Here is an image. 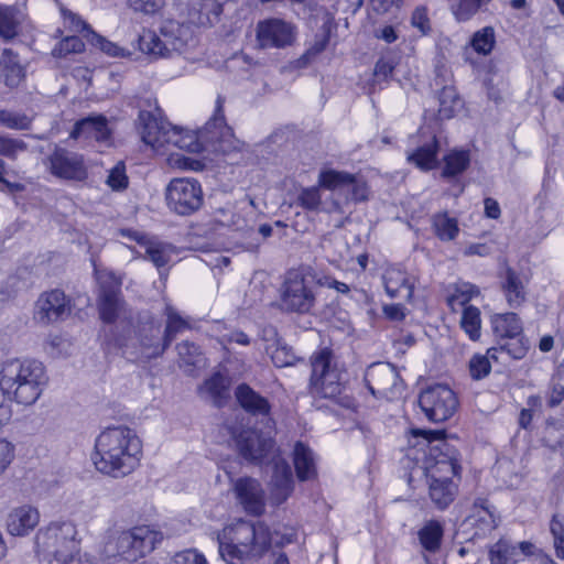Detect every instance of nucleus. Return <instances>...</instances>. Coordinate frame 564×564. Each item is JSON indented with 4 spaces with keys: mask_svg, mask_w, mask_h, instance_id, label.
Returning a JSON list of instances; mask_svg holds the SVG:
<instances>
[{
    "mask_svg": "<svg viewBox=\"0 0 564 564\" xmlns=\"http://www.w3.org/2000/svg\"><path fill=\"white\" fill-rule=\"evenodd\" d=\"M94 464L100 473L113 478L131 474L139 465L142 442L128 426L107 427L96 438Z\"/></svg>",
    "mask_w": 564,
    "mask_h": 564,
    "instance_id": "nucleus-1",
    "label": "nucleus"
},
{
    "mask_svg": "<svg viewBox=\"0 0 564 564\" xmlns=\"http://www.w3.org/2000/svg\"><path fill=\"white\" fill-rule=\"evenodd\" d=\"M229 542L219 541V554L227 564H243L248 558H259L267 553L273 543L283 547L295 540L294 532L271 533L262 522L239 520L228 531Z\"/></svg>",
    "mask_w": 564,
    "mask_h": 564,
    "instance_id": "nucleus-2",
    "label": "nucleus"
},
{
    "mask_svg": "<svg viewBox=\"0 0 564 564\" xmlns=\"http://www.w3.org/2000/svg\"><path fill=\"white\" fill-rule=\"evenodd\" d=\"M47 382L45 367L39 360L11 358L0 366V387L19 404L35 403Z\"/></svg>",
    "mask_w": 564,
    "mask_h": 564,
    "instance_id": "nucleus-3",
    "label": "nucleus"
},
{
    "mask_svg": "<svg viewBox=\"0 0 564 564\" xmlns=\"http://www.w3.org/2000/svg\"><path fill=\"white\" fill-rule=\"evenodd\" d=\"M223 105V98L218 97L214 116L198 132L183 130L172 126L166 137V144H173L181 150L196 153L204 149V143L214 145L229 140L232 137V131L231 128L226 124Z\"/></svg>",
    "mask_w": 564,
    "mask_h": 564,
    "instance_id": "nucleus-4",
    "label": "nucleus"
},
{
    "mask_svg": "<svg viewBox=\"0 0 564 564\" xmlns=\"http://www.w3.org/2000/svg\"><path fill=\"white\" fill-rule=\"evenodd\" d=\"M412 435L422 436L429 446L424 468L430 479L459 478L458 453L443 440L444 431L412 430Z\"/></svg>",
    "mask_w": 564,
    "mask_h": 564,
    "instance_id": "nucleus-5",
    "label": "nucleus"
},
{
    "mask_svg": "<svg viewBox=\"0 0 564 564\" xmlns=\"http://www.w3.org/2000/svg\"><path fill=\"white\" fill-rule=\"evenodd\" d=\"M163 539L161 532L148 525L134 527L118 532L106 545L108 557L123 562H135L151 553Z\"/></svg>",
    "mask_w": 564,
    "mask_h": 564,
    "instance_id": "nucleus-6",
    "label": "nucleus"
},
{
    "mask_svg": "<svg viewBox=\"0 0 564 564\" xmlns=\"http://www.w3.org/2000/svg\"><path fill=\"white\" fill-rule=\"evenodd\" d=\"M192 42L193 33L188 25L175 21L166 22L161 28V35L150 30H143L138 35V50L152 57H167L173 52L182 53Z\"/></svg>",
    "mask_w": 564,
    "mask_h": 564,
    "instance_id": "nucleus-7",
    "label": "nucleus"
},
{
    "mask_svg": "<svg viewBox=\"0 0 564 564\" xmlns=\"http://www.w3.org/2000/svg\"><path fill=\"white\" fill-rule=\"evenodd\" d=\"M311 380L310 389L315 395L326 399H334L344 390L343 370L334 352L323 348L311 357Z\"/></svg>",
    "mask_w": 564,
    "mask_h": 564,
    "instance_id": "nucleus-8",
    "label": "nucleus"
},
{
    "mask_svg": "<svg viewBox=\"0 0 564 564\" xmlns=\"http://www.w3.org/2000/svg\"><path fill=\"white\" fill-rule=\"evenodd\" d=\"M116 345L123 349V354L128 357L144 360L158 358L167 349L161 332V324L152 317L137 325L133 337L116 338Z\"/></svg>",
    "mask_w": 564,
    "mask_h": 564,
    "instance_id": "nucleus-9",
    "label": "nucleus"
},
{
    "mask_svg": "<svg viewBox=\"0 0 564 564\" xmlns=\"http://www.w3.org/2000/svg\"><path fill=\"white\" fill-rule=\"evenodd\" d=\"M78 531L72 521H54L37 531L35 549L39 554L56 562L79 549Z\"/></svg>",
    "mask_w": 564,
    "mask_h": 564,
    "instance_id": "nucleus-10",
    "label": "nucleus"
},
{
    "mask_svg": "<svg viewBox=\"0 0 564 564\" xmlns=\"http://www.w3.org/2000/svg\"><path fill=\"white\" fill-rule=\"evenodd\" d=\"M315 278L307 269L288 271L281 288V307L286 312L308 313L316 302Z\"/></svg>",
    "mask_w": 564,
    "mask_h": 564,
    "instance_id": "nucleus-11",
    "label": "nucleus"
},
{
    "mask_svg": "<svg viewBox=\"0 0 564 564\" xmlns=\"http://www.w3.org/2000/svg\"><path fill=\"white\" fill-rule=\"evenodd\" d=\"M167 207L181 216H189L197 212L204 202L200 183L192 177H176L165 188Z\"/></svg>",
    "mask_w": 564,
    "mask_h": 564,
    "instance_id": "nucleus-12",
    "label": "nucleus"
},
{
    "mask_svg": "<svg viewBox=\"0 0 564 564\" xmlns=\"http://www.w3.org/2000/svg\"><path fill=\"white\" fill-rule=\"evenodd\" d=\"M364 381L377 399L394 400L401 397L404 390V382L397 368L389 362L370 365L365 371Z\"/></svg>",
    "mask_w": 564,
    "mask_h": 564,
    "instance_id": "nucleus-13",
    "label": "nucleus"
},
{
    "mask_svg": "<svg viewBox=\"0 0 564 564\" xmlns=\"http://www.w3.org/2000/svg\"><path fill=\"white\" fill-rule=\"evenodd\" d=\"M419 405L431 422L441 423L454 415L458 400L451 388L435 384L420 393Z\"/></svg>",
    "mask_w": 564,
    "mask_h": 564,
    "instance_id": "nucleus-14",
    "label": "nucleus"
},
{
    "mask_svg": "<svg viewBox=\"0 0 564 564\" xmlns=\"http://www.w3.org/2000/svg\"><path fill=\"white\" fill-rule=\"evenodd\" d=\"M44 165L53 176L59 180L82 182L88 176L84 156L58 145H54L52 152L45 158Z\"/></svg>",
    "mask_w": 564,
    "mask_h": 564,
    "instance_id": "nucleus-15",
    "label": "nucleus"
},
{
    "mask_svg": "<svg viewBox=\"0 0 564 564\" xmlns=\"http://www.w3.org/2000/svg\"><path fill=\"white\" fill-rule=\"evenodd\" d=\"M98 311L102 322L112 324L122 308L121 281L112 272L98 275Z\"/></svg>",
    "mask_w": 564,
    "mask_h": 564,
    "instance_id": "nucleus-16",
    "label": "nucleus"
},
{
    "mask_svg": "<svg viewBox=\"0 0 564 564\" xmlns=\"http://www.w3.org/2000/svg\"><path fill=\"white\" fill-rule=\"evenodd\" d=\"M295 26L282 19L271 18L257 24V41L261 48H284L295 40Z\"/></svg>",
    "mask_w": 564,
    "mask_h": 564,
    "instance_id": "nucleus-17",
    "label": "nucleus"
},
{
    "mask_svg": "<svg viewBox=\"0 0 564 564\" xmlns=\"http://www.w3.org/2000/svg\"><path fill=\"white\" fill-rule=\"evenodd\" d=\"M236 445L239 454L252 463L270 462L272 456H276L273 453V440L252 429L241 431L236 438Z\"/></svg>",
    "mask_w": 564,
    "mask_h": 564,
    "instance_id": "nucleus-18",
    "label": "nucleus"
},
{
    "mask_svg": "<svg viewBox=\"0 0 564 564\" xmlns=\"http://www.w3.org/2000/svg\"><path fill=\"white\" fill-rule=\"evenodd\" d=\"M172 124L161 116V109L154 111L141 110L138 117V131L142 141L154 148L160 149L166 144V137L171 131Z\"/></svg>",
    "mask_w": 564,
    "mask_h": 564,
    "instance_id": "nucleus-19",
    "label": "nucleus"
},
{
    "mask_svg": "<svg viewBox=\"0 0 564 564\" xmlns=\"http://www.w3.org/2000/svg\"><path fill=\"white\" fill-rule=\"evenodd\" d=\"M318 185L329 191L344 192L346 187H354V194L347 196L348 202H364L368 199V187L361 177L336 170L322 171L318 175Z\"/></svg>",
    "mask_w": 564,
    "mask_h": 564,
    "instance_id": "nucleus-20",
    "label": "nucleus"
},
{
    "mask_svg": "<svg viewBox=\"0 0 564 564\" xmlns=\"http://www.w3.org/2000/svg\"><path fill=\"white\" fill-rule=\"evenodd\" d=\"M68 314L69 306L64 292L52 290L42 293L35 302L33 318L40 324L47 325Z\"/></svg>",
    "mask_w": 564,
    "mask_h": 564,
    "instance_id": "nucleus-21",
    "label": "nucleus"
},
{
    "mask_svg": "<svg viewBox=\"0 0 564 564\" xmlns=\"http://www.w3.org/2000/svg\"><path fill=\"white\" fill-rule=\"evenodd\" d=\"M234 491L247 513L258 517L264 512V491L257 479L250 477L237 479Z\"/></svg>",
    "mask_w": 564,
    "mask_h": 564,
    "instance_id": "nucleus-22",
    "label": "nucleus"
},
{
    "mask_svg": "<svg viewBox=\"0 0 564 564\" xmlns=\"http://www.w3.org/2000/svg\"><path fill=\"white\" fill-rule=\"evenodd\" d=\"M273 474L270 481L271 499L274 503H283L294 489L293 474L290 465L280 456H272Z\"/></svg>",
    "mask_w": 564,
    "mask_h": 564,
    "instance_id": "nucleus-23",
    "label": "nucleus"
},
{
    "mask_svg": "<svg viewBox=\"0 0 564 564\" xmlns=\"http://www.w3.org/2000/svg\"><path fill=\"white\" fill-rule=\"evenodd\" d=\"M534 545L523 541L513 544L507 539H500L489 550V558L491 564H517L525 556L533 553Z\"/></svg>",
    "mask_w": 564,
    "mask_h": 564,
    "instance_id": "nucleus-24",
    "label": "nucleus"
},
{
    "mask_svg": "<svg viewBox=\"0 0 564 564\" xmlns=\"http://www.w3.org/2000/svg\"><path fill=\"white\" fill-rule=\"evenodd\" d=\"M500 286L511 307L521 306L527 300V283L521 275L511 267L505 265L499 272Z\"/></svg>",
    "mask_w": 564,
    "mask_h": 564,
    "instance_id": "nucleus-25",
    "label": "nucleus"
},
{
    "mask_svg": "<svg viewBox=\"0 0 564 564\" xmlns=\"http://www.w3.org/2000/svg\"><path fill=\"white\" fill-rule=\"evenodd\" d=\"M228 0H191L189 22L200 26L214 25L219 21L223 7Z\"/></svg>",
    "mask_w": 564,
    "mask_h": 564,
    "instance_id": "nucleus-26",
    "label": "nucleus"
},
{
    "mask_svg": "<svg viewBox=\"0 0 564 564\" xmlns=\"http://www.w3.org/2000/svg\"><path fill=\"white\" fill-rule=\"evenodd\" d=\"M121 235L127 236L143 246V258L151 261L159 271L170 262L172 256V247L170 245L145 239L139 232L129 229L121 230ZM160 274H162V272H160Z\"/></svg>",
    "mask_w": 564,
    "mask_h": 564,
    "instance_id": "nucleus-27",
    "label": "nucleus"
},
{
    "mask_svg": "<svg viewBox=\"0 0 564 564\" xmlns=\"http://www.w3.org/2000/svg\"><path fill=\"white\" fill-rule=\"evenodd\" d=\"M382 282L387 294L391 299L401 297L410 301L413 296L414 281L409 274L395 267L386 269Z\"/></svg>",
    "mask_w": 564,
    "mask_h": 564,
    "instance_id": "nucleus-28",
    "label": "nucleus"
},
{
    "mask_svg": "<svg viewBox=\"0 0 564 564\" xmlns=\"http://www.w3.org/2000/svg\"><path fill=\"white\" fill-rule=\"evenodd\" d=\"M464 524L476 529L474 536H484L497 527L495 513L487 499L477 498L474 501L471 513Z\"/></svg>",
    "mask_w": 564,
    "mask_h": 564,
    "instance_id": "nucleus-29",
    "label": "nucleus"
},
{
    "mask_svg": "<svg viewBox=\"0 0 564 564\" xmlns=\"http://www.w3.org/2000/svg\"><path fill=\"white\" fill-rule=\"evenodd\" d=\"M70 138L107 141L110 138L107 118L102 115H95L78 120L70 132Z\"/></svg>",
    "mask_w": 564,
    "mask_h": 564,
    "instance_id": "nucleus-30",
    "label": "nucleus"
},
{
    "mask_svg": "<svg viewBox=\"0 0 564 564\" xmlns=\"http://www.w3.org/2000/svg\"><path fill=\"white\" fill-rule=\"evenodd\" d=\"M26 70L21 64L19 54L4 48L0 56V83L8 88H17L25 79Z\"/></svg>",
    "mask_w": 564,
    "mask_h": 564,
    "instance_id": "nucleus-31",
    "label": "nucleus"
},
{
    "mask_svg": "<svg viewBox=\"0 0 564 564\" xmlns=\"http://www.w3.org/2000/svg\"><path fill=\"white\" fill-rule=\"evenodd\" d=\"M40 513L36 508L21 506L14 508L8 516L7 528L11 535L22 536L29 534L39 523Z\"/></svg>",
    "mask_w": 564,
    "mask_h": 564,
    "instance_id": "nucleus-32",
    "label": "nucleus"
},
{
    "mask_svg": "<svg viewBox=\"0 0 564 564\" xmlns=\"http://www.w3.org/2000/svg\"><path fill=\"white\" fill-rule=\"evenodd\" d=\"M235 397L239 405L253 416H269L271 405L267 398L259 394L246 383H241L236 388Z\"/></svg>",
    "mask_w": 564,
    "mask_h": 564,
    "instance_id": "nucleus-33",
    "label": "nucleus"
},
{
    "mask_svg": "<svg viewBox=\"0 0 564 564\" xmlns=\"http://www.w3.org/2000/svg\"><path fill=\"white\" fill-rule=\"evenodd\" d=\"M437 151V139L434 134H430L413 151L408 152L406 159L409 163L414 164L416 167L429 171L435 167Z\"/></svg>",
    "mask_w": 564,
    "mask_h": 564,
    "instance_id": "nucleus-34",
    "label": "nucleus"
},
{
    "mask_svg": "<svg viewBox=\"0 0 564 564\" xmlns=\"http://www.w3.org/2000/svg\"><path fill=\"white\" fill-rule=\"evenodd\" d=\"M293 463L300 481L315 479L317 476L315 456L312 449L302 442H296L293 449Z\"/></svg>",
    "mask_w": 564,
    "mask_h": 564,
    "instance_id": "nucleus-35",
    "label": "nucleus"
},
{
    "mask_svg": "<svg viewBox=\"0 0 564 564\" xmlns=\"http://www.w3.org/2000/svg\"><path fill=\"white\" fill-rule=\"evenodd\" d=\"M297 204L311 212L339 213L345 210L337 198H333L329 206L322 207V196L317 186L303 188L297 196Z\"/></svg>",
    "mask_w": 564,
    "mask_h": 564,
    "instance_id": "nucleus-36",
    "label": "nucleus"
},
{
    "mask_svg": "<svg viewBox=\"0 0 564 564\" xmlns=\"http://www.w3.org/2000/svg\"><path fill=\"white\" fill-rule=\"evenodd\" d=\"M202 398L209 400L216 406H221L229 398L227 379L220 373H214L198 389Z\"/></svg>",
    "mask_w": 564,
    "mask_h": 564,
    "instance_id": "nucleus-37",
    "label": "nucleus"
},
{
    "mask_svg": "<svg viewBox=\"0 0 564 564\" xmlns=\"http://www.w3.org/2000/svg\"><path fill=\"white\" fill-rule=\"evenodd\" d=\"M458 485L454 479H430V497L441 510L447 508L455 499Z\"/></svg>",
    "mask_w": 564,
    "mask_h": 564,
    "instance_id": "nucleus-38",
    "label": "nucleus"
},
{
    "mask_svg": "<svg viewBox=\"0 0 564 564\" xmlns=\"http://www.w3.org/2000/svg\"><path fill=\"white\" fill-rule=\"evenodd\" d=\"M491 324L494 333L500 337V340L513 339L522 333V325L516 313L495 315Z\"/></svg>",
    "mask_w": 564,
    "mask_h": 564,
    "instance_id": "nucleus-39",
    "label": "nucleus"
},
{
    "mask_svg": "<svg viewBox=\"0 0 564 564\" xmlns=\"http://www.w3.org/2000/svg\"><path fill=\"white\" fill-rule=\"evenodd\" d=\"M527 346L518 337L513 339L499 340L498 345L488 349L489 356L495 361H506L505 357L509 359H521L527 354Z\"/></svg>",
    "mask_w": 564,
    "mask_h": 564,
    "instance_id": "nucleus-40",
    "label": "nucleus"
},
{
    "mask_svg": "<svg viewBox=\"0 0 564 564\" xmlns=\"http://www.w3.org/2000/svg\"><path fill=\"white\" fill-rule=\"evenodd\" d=\"M443 538V527L437 521H430L419 531V539L422 546L429 552L440 549Z\"/></svg>",
    "mask_w": 564,
    "mask_h": 564,
    "instance_id": "nucleus-41",
    "label": "nucleus"
},
{
    "mask_svg": "<svg viewBox=\"0 0 564 564\" xmlns=\"http://www.w3.org/2000/svg\"><path fill=\"white\" fill-rule=\"evenodd\" d=\"M460 327L471 340H478L480 337L481 327L479 308L473 305L466 306L462 314Z\"/></svg>",
    "mask_w": 564,
    "mask_h": 564,
    "instance_id": "nucleus-42",
    "label": "nucleus"
},
{
    "mask_svg": "<svg viewBox=\"0 0 564 564\" xmlns=\"http://www.w3.org/2000/svg\"><path fill=\"white\" fill-rule=\"evenodd\" d=\"M443 176L451 177L463 173L470 163L468 151H452L444 158Z\"/></svg>",
    "mask_w": 564,
    "mask_h": 564,
    "instance_id": "nucleus-43",
    "label": "nucleus"
},
{
    "mask_svg": "<svg viewBox=\"0 0 564 564\" xmlns=\"http://www.w3.org/2000/svg\"><path fill=\"white\" fill-rule=\"evenodd\" d=\"M492 0H458L451 10L457 22L469 21L478 11Z\"/></svg>",
    "mask_w": 564,
    "mask_h": 564,
    "instance_id": "nucleus-44",
    "label": "nucleus"
},
{
    "mask_svg": "<svg viewBox=\"0 0 564 564\" xmlns=\"http://www.w3.org/2000/svg\"><path fill=\"white\" fill-rule=\"evenodd\" d=\"M433 227L436 236L441 240L451 241L458 235L459 228L455 218L448 217L447 214H437L433 217Z\"/></svg>",
    "mask_w": 564,
    "mask_h": 564,
    "instance_id": "nucleus-45",
    "label": "nucleus"
},
{
    "mask_svg": "<svg viewBox=\"0 0 564 564\" xmlns=\"http://www.w3.org/2000/svg\"><path fill=\"white\" fill-rule=\"evenodd\" d=\"M18 28L17 10L12 7H0V37L4 41L14 39Z\"/></svg>",
    "mask_w": 564,
    "mask_h": 564,
    "instance_id": "nucleus-46",
    "label": "nucleus"
},
{
    "mask_svg": "<svg viewBox=\"0 0 564 564\" xmlns=\"http://www.w3.org/2000/svg\"><path fill=\"white\" fill-rule=\"evenodd\" d=\"M28 149V143L22 139L13 138L9 134H0V156L15 161Z\"/></svg>",
    "mask_w": 564,
    "mask_h": 564,
    "instance_id": "nucleus-47",
    "label": "nucleus"
},
{
    "mask_svg": "<svg viewBox=\"0 0 564 564\" xmlns=\"http://www.w3.org/2000/svg\"><path fill=\"white\" fill-rule=\"evenodd\" d=\"M176 350L180 358V367H199L202 365V351L194 343L184 340L176 345Z\"/></svg>",
    "mask_w": 564,
    "mask_h": 564,
    "instance_id": "nucleus-48",
    "label": "nucleus"
},
{
    "mask_svg": "<svg viewBox=\"0 0 564 564\" xmlns=\"http://www.w3.org/2000/svg\"><path fill=\"white\" fill-rule=\"evenodd\" d=\"M165 313L167 319L163 333V339L165 341V346L169 347L176 335L184 330L188 325L187 322L183 319L172 306H166Z\"/></svg>",
    "mask_w": 564,
    "mask_h": 564,
    "instance_id": "nucleus-49",
    "label": "nucleus"
},
{
    "mask_svg": "<svg viewBox=\"0 0 564 564\" xmlns=\"http://www.w3.org/2000/svg\"><path fill=\"white\" fill-rule=\"evenodd\" d=\"M496 43L495 30L492 26H485L481 30L477 31L471 40V47L478 53L482 55H488Z\"/></svg>",
    "mask_w": 564,
    "mask_h": 564,
    "instance_id": "nucleus-50",
    "label": "nucleus"
},
{
    "mask_svg": "<svg viewBox=\"0 0 564 564\" xmlns=\"http://www.w3.org/2000/svg\"><path fill=\"white\" fill-rule=\"evenodd\" d=\"M460 99L452 87H444L440 93L438 116L441 119H449L456 108L460 106Z\"/></svg>",
    "mask_w": 564,
    "mask_h": 564,
    "instance_id": "nucleus-51",
    "label": "nucleus"
},
{
    "mask_svg": "<svg viewBox=\"0 0 564 564\" xmlns=\"http://www.w3.org/2000/svg\"><path fill=\"white\" fill-rule=\"evenodd\" d=\"M31 123V118L24 113L0 109V126L12 130H29Z\"/></svg>",
    "mask_w": 564,
    "mask_h": 564,
    "instance_id": "nucleus-52",
    "label": "nucleus"
},
{
    "mask_svg": "<svg viewBox=\"0 0 564 564\" xmlns=\"http://www.w3.org/2000/svg\"><path fill=\"white\" fill-rule=\"evenodd\" d=\"M82 39L76 35L66 36L61 40L52 51V55L57 58L66 57L72 53H80L84 51Z\"/></svg>",
    "mask_w": 564,
    "mask_h": 564,
    "instance_id": "nucleus-53",
    "label": "nucleus"
},
{
    "mask_svg": "<svg viewBox=\"0 0 564 564\" xmlns=\"http://www.w3.org/2000/svg\"><path fill=\"white\" fill-rule=\"evenodd\" d=\"M490 359L492 358L488 352L487 355L473 356L468 365L470 377L475 380H480L487 377L491 370Z\"/></svg>",
    "mask_w": 564,
    "mask_h": 564,
    "instance_id": "nucleus-54",
    "label": "nucleus"
},
{
    "mask_svg": "<svg viewBox=\"0 0 564 564\" xmlns=\"http://www.w3.org/2000/svg\"><path fill=\"white\" fill-rule=\"evenodd\" d=\"M107 185L113 191H122L128 187V176L126 165L122 161L118 162L110 171L106 181Z\"/></svg>",
    "mask_w": 564,
    "mask_h": 564,
    "instance_id": "nucleus-55",
    "label": "nucleus"
},
{
    "mask_svg": "<svg viewBox=\"0 0 564 564\" xmlns=\"http://www.w3.org/2000/svg\"><path fill=\"white\" fill-rule=\"evenodd\" d=\"M554 536L555 553L558 558H564V516L555 514L550 525Z\"/></svg>",
    "mask_w": 564,
    "mask_h": 564,
    "instance_id": "nucleus-56",
    "label": "nucleus"
},
{
    "mask_svg": "<svg viewBox=\"0 0 564 564\" xmlns=\"http://www.w3.org/2000/svg\"><path fill=\"white\" fill-rule=\"evenodd\" d=\"M479 294V290L476 285L470 283H459L455 288V293L448 297V304L465 305L473 296Z\"/></svg>",
    "mask_w": 564,
    "mask_h": 564,
    "instance_id": "nucleus-57",
    "label": "nucleus"
},
{
    "mask_svg": "<svg viewBox=\"0 0 564 564\" xmlns=\"http://www.w3.org/2000/svg\"><path fill=\"white\" fill-rule=\"evenodd\" d=\"M271 359L272 362L279 368L293 366L297 360L292 348L285 345L278 346L272 352Z\"/></svg>",
    "mask_w": 564,
    "mask_h": 564,
    "instance_id": "nucleus-58",
    "label": "nucleus"
},
{
    "mask_svg": "<svg viewBox=\"0 0 564 564\" xmlns=\"http://www.w3.org/2000/svg\"><path fill=\"white\" fill-rule=\"evenodd\" d=\"M93 45L99 47L102 52L110 56H126V50L119 47L117 44L106 40L105 37L98 35L95 32H91V37L89 39Z\"/></svg>",
    "mask_w": 564,
    "mask_h": 564,
    "instance_id": "nucleus-59",
    "label": "nucleus"
},
{
    "mask_svg": "<svg viewBox=\"0 0 564 564\" xmlns=\"http://www.w3.org/2000/svg\"><path fill=\"white\" fill-rule=\"evenodd\" d=\"M61 11L67 28L75 32L86 31L88 40L91 37V32L94 31L90 30L89 25L79 15L66 9H62Z\"/></svg>",
    "mask_w": 564,
    "mask_h": 564,
    "instance_id": "nucleus-60",
    "label": "nucleus"
},
{
    "mask_svg": "<svg viewBox=\"0 0 564 564\" xmlns=\"http://www.w3.org/2000/svg\"><path fill=\"white\" fill-rule=\"evenodd\" d=\"M169 564H207L205 556L195 550L176 553Z\"/></svg>",
    "mask_w": 564,
    "mask_h": 564,
    "instance_id": "nucleus-61",
    "label": "nucleus"
},
{
    "mask_svg": "<svg viewBox=\"0 0 564 564\" xmlns=\"http://www.w3.org/2000/svg\"><path fill=\"white\" fill-rule=\"evenodd\" d=\"M395 68V63L392 58L381 57L377 61L373 69L375 78L380 80H388Z\"/></svg>",
    "mask_w": 564,
    "mask_h": 564,
    "instance_id": "nucleus-62",
    "label": "nucleus"
},
{
    "mask_svg": "<svg viewBox=\"0 0 564 564\" xmlns=\"http://www.w3.org/2000/svg\"><path fill=\"white\" fill-rule=\"evenodd\" d=\"M128 2L131 9L144 14H154L164 6V0H128Z\"/></svg>",
    "mask_w": 564,
    "mask_h": 564,
    "instance_id": "nucleus-63",
    "label": "nucleus"
},
{
    "mask_svg": "<svg viewBox=\"0 0 564 564\" xmlns=\"http://www.w3.org/2000/svg\"><path fill=\"white\" fill-rule=\"evenodd\" d=\"M55 564H96V561L91 555L83 553L78 549L76 552L59 558Z\"/></svg>",
    "mask_w": 564,
    "mask_h": 564,
    "instance_id": "nucleus-64",
    "label": "nucleus"
}]
</instances>
